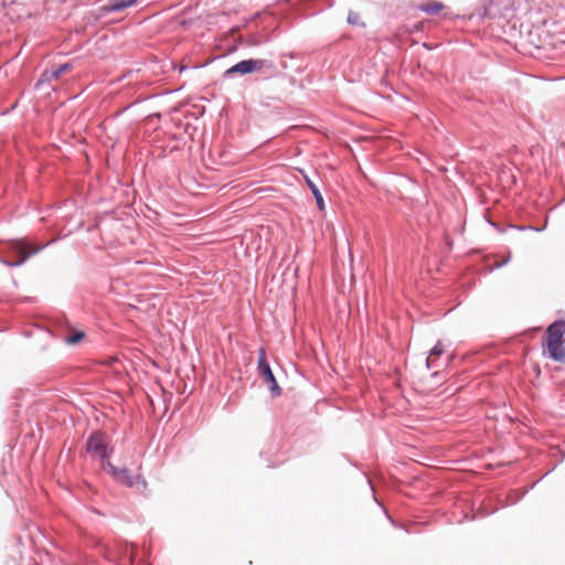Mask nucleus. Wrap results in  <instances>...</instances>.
<instances>
[{
	"label": "nucleus",
	"mask_w": 565,
	"mask_h": 565,
	"mask_svg": "<svg viewBox=\"0 0 565 565\" xmlns=\"http://www.w3.org/2000/svg\"><path fill=\"white\" fill-rule=\"evenodd\" d=\"M85 448L92 458H96L102 461V466L104 468H106V462L109 461V458L114 452L109 437L100 430H95L88 436Z\"/></svg>",
	"instance_id": "2"
},
{
	"label": "nucleus",
	"mask_w": 565,
	"mask_h": 565,
	"mask_svg": "<svg viewBox=\"0 0 565 565\" xmlns=\"http://www.w3.org/2000/svg\"><path fill=\"white\" fill-rule=\"evenodd\" d=\"M85 337V333L83 331H75L74 333L70 334L66 338V343L70 345H75L78 342H81Z\"/></svg>",
	"instance_id": "15"
},
{
	"label": "nucleus",
	"mask_w": 565,
	"mask_h": 565,
	"mask_svg": "<svg viewBox=\"0 0 565 565\" xmlns=\"http://www.w3.org/2000/svg\"><path fill=\"white\" fill-rule=\"evenodd\" d=\"M305 181H306V184L308 185V188L310 189L315 200H316V204H317V207L320 210V211H323L326 209V204H324V200H323V196L319 190V188L316 185V183L309 178V177H305Z\"/></svg>",
	"instance_id": "10"
},
{
	"label": "nucleus",
	"mask_w": 565,
	"mask_h": 565,
	"mask_svg": "<svg viewBox=\"0 0 565 565\" xmlns=\"http://www.w3.org/2000/svg\"><path fill=\"white\" fill-rule=\"evenodd\" d=\"M489 224H490L491 226H493V227L498 228V225H497L495 223H493V222L489 221Z\"/></svg>",
	"instance_id": "19"
},
{
	"label": "nucleus",
	"mask_w": 565,
	"mask_h": 565,
	"mask_svg": "<svg viewBox=\"0 0 565 565\" xmlns=\"http://www.w3.org/2000/svg\"><path fill=\"white\" fill-rule=\"evenodd\" d=\"M508 263V259L503 260L500 266L505 265Z\"/></svg>",
	"instance_id": "20"
},
{
	"label": "nucleus",
	"mask_w": 565,
	"mask_h": 565,
	"mask_svg": "<svg viewBox=\"0 0 565 565\" xmlns=\"http://www.w3.org/2000/svg\"><path fill=\"white\" fill-rule=\"evenodd\" d=\"M565 320L558 319L546 328L547 342H563Z\"/></svg>",
	"instance_id": "6"
},
{
	"label": "nucleus",
	"mask_w": 565,
	"mask_h": 565,
	"mask_svg": "<svg viewBox=\"0 0 565 565\" xmlns=\"http://www.w3.org/2000/svg\"><path fill=\"white\" fill-rule=\"evenodd\" d=\"M499 13L500 11L494 9V0H489V4L484 6L482 17L492 18Z\"/></svg>",
	"instance_id": "16"
},
{
	"label": "nucleus",
	"mask_w": 565,
	"mask_h": 565,
	"mask_svg": "<svg viewBox=\"0 0 565 565\" xmlns=\"http://www.w3.org/2000/svg\"><path fill=\"white\" fill-rule=\"evenodd\" d=\"M136 1L137 0H109L107 9L109 12H119L131 7Z\"/></svg>",
	"instance_id": "11"
},
{
	"label": "nucleus",
	"mask_w": 565,
	"mask_h": 565,
	"mask_svg": "<svg viewBox=\"0 0 565 565\" xmlns=\"http://www.w3.org/2000/svg\"><path fill=\"white\" fill-rule=\"evenodd\" d=\"M445 352V348L441 343V341H437V343L430 349L429 356L426 360V364L428 369L434 367V360L433 358H438Z\"/></svg>",
	"instance_id": "12"
},
{
	"label": "nucleus",
	"mask_w": 565,
	"mask_h": 565,
	"mask_svg": "<svg viewBox=\"0 0 565 565\" xmlns=\"http://www.w3.org/2000/svg\"><path fill=\"white\" fill-rule=\"evenodd\" d=\"M72 68V64L71 63H64V64H61L58 66H52V74L51 76H55V78L57 79L62 74H64L65 72L70 71Z\"/></svg>",
	"instance_id": "14"
},
{
	"label": "nucleus",
	"mask_w": 565,
	"mask_h": 565,
	"mask_svg": "<svg viewBox=\"0 0 565 565\" xmlns=\"http://www.w3.org/2000/svg\"><path fill=\"white\" fill-rule=\"evenodd\" d=\"M510 227L519 230V231H526V230L536 231V232L542 231V228H537L532 225H529V226H526V225H510Z\"/></svg>",
	"instance_id": "18"
},
{
	"label": "nucleus",
	"mask_w": 565,
	"mask_h": 565,
	"mask_svg": "<svg viewBox=\"0 0 565 565\" xmlns=\"http://www.w3.org/2000/svg\"><path fill=\"white\" fill-rule=\"evenodd\" d=\"M347 22L350 25L361 26L364 28L365 23L362 21L361 15L356 11L350 10L348 13Z\"/></svg>",
	"instance_id": "13"
},
{
	"label": "nucleus",
	"mask_w": 565,
	"mask_h": 565,
	"mask_svg": "<svg viewBox=\"0 0 565 565\" xmlns=\"http://www.w3.org/2000/svg\"><path fill=\"white\" fill-rule=\"evenodd\" d=\"M547 353L552 360L565 363V347L563 342H547Z\"/></svg>",
	"instance_id": "8"
},
{
	"label": "nucleus",
	"mask_w": 565,
	"mask_h": 565,
	"mask_svg": "<svg viewBox=\"0 0 565 565\" xmlns=\"http://www.w3.org/2000/svg\"><path fill=\"white\" fill-rule=\"evenodd\" d=\"M445 8V4L437 0H428L418 6V10L427 14H437Z\"/></svg>",
	"instance_id": "9"
},
{
	"label": "nucleus",
	"mask_w": 565,
	"mask_h": 565,
	"mask_svg": "<svg viewBox=\"0 0 565 565\" xmlns=\"http://www.w3.org/2000/svg\"><path fill=\"white\" fill-rule=\"evenodd\" d=\"M252 73H253L252 58L243 60L225 71L226 76H232L234 74L247 75V74H252Z\"/></svg>",
	"instance_id": "7"
},
{
	"label": "nucleus",
	"mask_w": 565,
	"mask_h": 565,
	"mask_svg": "<svg viewBox=\"0 0 565 565\" xmlns=\"http://www.w3.org/2000/svg\"><path fill=\"white\" fill-rule=\"evenodd\" d=\"M46 245H33L25 239H11L7 244V250L18 256L15 260H8L0 257V263L8 267H20L31 256L40 253Z\"/></svg>",
	"instance_id": "1"
},
{
	"label": "nucleus",
	"mask_w": 565,
	"mask_h": 565,
	"mask_svg": "<svg viewBox=\"0 0 565 565\" xmlns=\"http://www.w3.org/2000/svg\"><path fill=\"white\" fill-rule=\"evenodd\" d=\"M108 473L120 484L127 488H134L141 484L142 489L147 488V481L140 475L134 476L127 468H118L110 461L106 462Z\"/></svg>",
	"instance_id": "4"
},
{
	"label": "nucleus",
	"mask_w": 565,
	"mask_h": 565,
	"mask_svg": "<svg viewBox=\"0 0 565 565\" xmlns=\"http://www.w3.org/2000/svg\"><path fill=\"white\" fill-rule=\"evenodd\" d=\"M257 371L262 380L267 384L271 395L275 397L280 396L281 388L271 371L269 362L267 361L266 350L264 348H259L258 350Z\"/></svg>",
	"instance_id": "3"
},
{
	"label": "nucleus",
	"mask_w": 565,
	"mask_h": 565,
	"mask_svg": "<svg viewBox=\"0 0 565 565\" xmlns=\"http://www.w3.org/2000/svg\"><path fill=\"white\" fill-rule=\"evenodd\" d=\"M51 74H52V67L44 70V72L41 74V76L36 83V87H40L44 83L50 82L52 79H56L55 76H51Z\"/></svg>",
	"instance_id": "17"
},
{
	"label": "nucleus",
	"mask_w": 565,
	"mask_h": 565,
	"mask_svg": "<svg viewBox=\"0 0 565 565\" xmlns=\"http://www.w3.org/2000/svg\"><path fill=\"white\" fill-rule=\"evenodd\" d=\"M253 73L258 72L265 77H273L278 73L276 64L267 58H252Z\"/></svg>",
	"instance_id": "5"
}]
</instances>
